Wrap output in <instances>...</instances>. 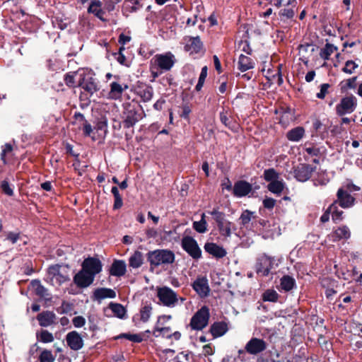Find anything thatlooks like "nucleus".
<instances>
[{"label":"nucleus","mask_w":362,"mask_h":362,"mask_svg":"<svg viewBox=\"0 0 362 362\" xmlns=\"http://www.w3.org/2000/svg\"><path fill=\"white\" fill-rule=\"evenodd\" d=\"M329 211H331L333 221L337 223L343 219V211L338 209L337 202H334L329 206Z\"/></svg>","instance_id":"ea45409f"},{"label":"nucleus","mask_w":362,"mask_h":362,"mask_svg":"<svg viewBox=\"0 0 362 362\" xmlns=\"http://www.w3.org/2000/svg\"><path fill=\"white\" fill-rule=\"evenodd\" d=\"M1 188L4 194H6L8 196H12L13 194V190L11 188V187L10 186L8 181H6V180L2 181L1 184Z\"/></svg>","instance_id":"052dcab7"},{"label":"nucleus","mask_w":362,"mask_h":362,"mask_svg":"<svg viewBox=\"0 0 362 362\" xmlns=\"http://www.w3.org/2000/svg\"><path fill=\"white\" fill-rule=\"evenodd\" d=\"M305 131L303 127H296L288 131L286 133V139L292 142L300 141L305 136Z\"/></svg>","instance_id":"393cba45"},{"label":"nucleus","mask_w":362,"mask_h":362,"mask_svg":"<svg viewBox=\"0 0 362 362\" xmlns=\"http://www.w3.org/2000/svg\"><path fill=\"white\" fill-rule=\"evenodd\" d=\"M337 50V47L332 44L327 43L320 52V56L325 60H328L329 57Z\"/></svg>","instance_id":"c9c22d12"},{"label":"nucleus","mask_w":362,"mask_h":362,"mask_svg":"<svg viewBox=\"0 0 362 362\" xmlns=\"http://www.w3.org/2000/svg\"><path fill=\"white\" fill-rule=\"evenodd\" d=\"M313 168L308 164H300L294 170V176L300 182L307 181L312 175Z\"/></svg>","instance_id":"f3484780"},{"label":"nucleus","mask_w":362,"mask_h":362,"mask_svg":"<svg viewBox=\"0 0 362 362\" xmlns=\"http://www.w3.org/2000/svg\"><path fill=\"white\" fill-rule=\"evenodd\" d=\"M267 187L271 192L276 194H280L284 190V183L283 182L282 180H277L276 181L270 182L268 185Z\"/></svg>","instance_id":"4c0bfd02"},{"label":"nucleus","mask_w":362,"mask_h":362,"mask_svg":"<svg viewBox=\"0 0 362 362\" xmlns=\"http://www.w3.org/2000/svg\"><path fill=\"white\" fill-rule=\"evenodd\" d=\"M205 218V214L203 213L200 221H194L192 223L193 228L199 233H204L207 230V222Z\"/></svg>","instance_id":"72a5a7b5"},{"label":"nucleus","mask_w":362,"mask_h":362,"mask_svg":"<svg viewBox=\"0 0 362 362\" xmlns=\"http://www.w3.org/2000/svg\"><path fill=\"white\" fill-rule=\"evenodd\" d=\"M157 296L162 304L167 307L173 306L177 301L176 293L167 286L159 288Z\"/></svg>","instance_id":"1a4fd4ad"},{"label":"nucleus","mask_w":362,"mask_h":362,"mask_svg":"<svg viewBox=\"0 0 362 362\" xmlns=\"http://www.w3.org/2000/svg\"><path fill=\"white\" fill-rule=\"evenodd\" d=\"M358 67V65L354 61L348 60L346 62L345 66L342 68L341 71L347 74H351Z\"/></svg>","instance_id":"603ef678"},{"label":"nucleus","mask_w":362,"mask_h":362,"mask_svg":"<svg viewBox=\"0 0 362 362\" xmlns=\"http://www.w3.org/2000/svg\"><path fill=\"white\" fill-rule=\"evenodd\" d=\"M93 297L98 300L105 298H115L116 297V292L109 288H98L94 291Z\"/></svg>","instance_id":"a878e982"},{"label":"nucleus","mask_w":362,"mask_h":362,"mask_svg":"<svg viewBox=\"0 0 362 362\" xmlns=\"http://www.w3.org/2000/svg\"><path fill=\"white\" fill-rule=\"evenodd\" d=\"M126 272L127 265L124 260L115 259L109 268V274L113 276H122Z\"/></svg>","instance_id":"412c9836"},{"label":"nucleus","mask_w":362,"mask_h":362,"mask_svg":"<svg viewBox=\"0 0 362 362\" xmlns=\"http://www.w3.org/2000/svg\"><path fill=\"white\" fill-rule=\"evenodd\" d=\"M82 268L95 277L97 274L101 272L102 264L100 260L97 258L88 257L83 261Z\"/></svg>","instance_id":"ddd939ff"},{"label":"nucleus","mask_w":362,"mask_h":362,"mask_svg":"<svg viewBox=\"0 0 362 362\" xmlns=\"http://www.w3.org/2000/svg\"><path fill=\"white\" fill-rule=\"evenodd\" d=\"M267 345L263 339L252 337L245 344V351L250 355L257 356L264 351Z\"/></svg>","instance_id":"9b49d317"},{"label":"nucleus","mask_w":362,"mask_h":362,"mask_svg":"<svg viewBox=\"0 0 362 362\" xmlns=\"http://www.w3.org/2000/svg\"><path fill=\"white\" fill-rule=\"evenodd\" d=\"M278 293L274 289H267L262 295L264 301L276 302L279 298Z\"/></svg>","instance_id":"a18cd8bd"},{"label":"nucleus","mask_w":362,"mask_h":362,"mask_svg":"<svg viewBox=\"0 0 362 362\" xmlns=\"http://www.w3.org/2000/svg\"><path fill=\"white\" fill-rule=\"evenodd\" d=\"M81 72H82V70H79L77 72H69V73L66 74L64 76L65 83L69 87H75L76 86V82L75 78L78 77L79 74Z\"/></svg>","instance_id":"37998d69"},{"label":"nucleus","mask_w":362,"mask_h":362,"mask_svg":"<svg viewBox=\"0 0 362 362\" xmlns=\"http://www.w3.org/2000/svg\"><path fill=\"white\" fill-rule=\"evenodd\" d=\"M252 189V185L245 180H240L235 183L233 191L237 197H243L249 194Z\"/></svg>","instance_id":"a211bd4d"},{"label":"nucleus","mask_w":362,"mask_h":362,"mask_svg":"<svg viewBox=\"0 0 362 362\" xmlns=\"http://www.w3.org/2000/svg\"><path fill=\"white\" fill-rule=\"evenodd\" d=\"M210 318L209 308L206 305L202 306L192 317L189 327L192 330L200 331L209 324Z\"/></svg>","instance_id":"f03ea898"},{"label":"nucleus","mask_w":362,"mask_h":362,"mask_svg":"<svg viewBox=\"0 0 362 362\" xmlns=\"http://www.w3.org/2000/svg\"><path fill=\"white\" fill-rule=\"evenodd\" d=\"M191 352L188 351H181L177 354L176 358L178 362H190Z\"/></svg>","instance_id":"4d7b16f0"},{"label":"nucleus","mask_w":362,"mask_h":362,"mask_svg":"<svg viewBox=\"0 0 362 362\" xmlns=\"http://www.w3.org/2000/svg\"><path fill=\"white\" fill-rule=\"evenodd\" d=\"M30 286L34 291L36 296L45 300L50 299V294L48 293L47 289L42 285L40 280H32Z\"/></svg>","instance_id":"5701e85b"},{"label":"nucleus","mask_w":362,"mask_h":362,"mask_svg":"<svg viewBox=\"0 0 362 362\" xmlns=\"http://www.w3.org/2000/svg\"><path fill=\"white\" fill-rule=\"evenodd\" d=\"M147 260L153 269L158 266L173 263L175 255L172 250H150L147 254Z\"/></svg>","instance_id":"f257e3e1"},{"label":"nucleus","mask_w":362,"mask_h":362,"mask_svg":"<svg viewBox=\"0 0 362 362\" xmlns=\"http://www.w3.org/2000/svg\"><path fill=\"white\" fill-rule=\"evenodd\" d=\"M337 199L335 201L342 208H350L354 206L355 199L344 187L339 188L337 194Z\"/></svg>","instance_id":"dca6fc26"},{"label":"nucleus","mask_w":362,"mask_h":362,"mask_svg":"<svg viewBox=\"0 0 362 362\" xmlns=\"http://www.w3.org/2000/svg\"><path fill=\"white\" fill-rule=\"evenodd\" d=\"M36 319L41 327H47L56 323L57 316L52 311L46 310L39 313Z\"/></svg>","instance_id":"6ab92c4d"},{"label":"nucleus","mask_w":362,"mask_h":362,"mask_svg":"<svg viewBox=\"0 0 362 362\" xmlns=\"http://www.w3.org/2000/svg\"><path fill=\"white\" fill-rule=\"evenodd\" d=\"M94 276L87 273L83 268L74 277V282L78 287L83 288L89 286L94 281Z\"/></svg>","instance_id":"2eb2a0df"},{"label":"nucleus","mask_w":362,"mask_h":362,"mask_svg":"<svg viewBox=\"0 0 362 362\" xmlns=\"http://www.w3.org/2000/svg\"><path fill=\"white\" fill-rule=\"evenodd\" d=\"M144 263V257L139 250H135L129 259V266L134 269L141 267Z\"/></svg>","instance_id":"c85d7f7f"},{"label":"nucleus","mask_w":362,"mask_h":362,"mask_svg":"<svg viewBox=\"0 0 362 362\" xmlns=\"http://www.w3.org/2000/svg\"><path fill=\"white\" fill-rule=\"evenodd\" d=\"M141 8L139 0H125V8L132 13L136 12Z\"/></svg>","instance_id":"09e8293b"},{"label":"nucleus","mask_w":362,"mask_h":362,"mask_svg":"<svg viewBox=\"0 0 362 362\" xmlns=\"http://www.w3.org/2000/svg\"><path fill=\"white\" fill-rule=\"evenodd\" d=\"M68 346L73 351H78L83 348L84 342L81 334L76 331L69 332L66 336Z\"/></svg>","instance_id":"f8f14e48"},{"label":"nucleus","mask_w":362,"mask_h":362,"mask_svg":"<svg viewBox=\"0 0 362 362\" xmlns=\"http://www.w3.org/2000/svg\"><path fill=\"white\" fill-rule=\"evenodd\" d=\"M228 330V324L223 321L214 322L210 327L209 332L214 338L224 335Z\"/></svg>","instance_id":"b1692460"},{"label":"nucleus","mask_w":362,"mask_h":362,"mask_svg":"<svg viewBox=\"0 0 362 362\" xmlns=\"http://www.w3.org/2000/svg\"><path fill=\"white\" fill-rule=\"evenodd\" d=\"M357 106V99L354 95L344 97L339 104L336 105V113L339 116H344L353 112Z\"/></svg>","instance_id":"6e6552de"},{"label":"nucleus","mask_w":362,"mask_h":362,"mask_svg":"<svg viewBox=\"0 0 362 362\" xmlns=\"http://www.w3.org/2000/svg\"><path fill=\"white\" fill-rule=\"evenodd\" d=\"M275 204L276 200L273 198L267 197L263 200L264 207L268 209H273Z\"/></svg>","instance_id":"774afa93"},{"label":"nucleus","mask_w":362,"mask_h":362,"mask_svg":"<svg viewBox=\"0 0 362 362\" xmlns=\"http://www.w3.org/2000/svg\"><path fill=\"white\" fill-rule=\"evenodd\" d=\"M2 150L1 153V160L4 165L8 163L7 156H12L13 155V146L11 144H5L2 146Z\"/></svg>","instance_id":"58836bf2"},{"label":"nucleus","mask_w":362,"mask_h":362,"mask_svg":"<svg viewBox=\"0 0 362 362\" xmlns=\"http://www.w3.org/2000/svg\"><path fill=\"white\" fill-rule=\"evenodd\" d=\"M109 308L117 317L119 319H124L125 317L127 310L122 304L111 302L109 304Z\"/></svg>","instance_id":"2f4dec72"},{"label":"nucleus","mask_w":362,"mask_h":362,"mask_svg":"<svg viewBox=\"0 0 362 362\" xmlns=\"http://www.w3.org/2000/svg\"><path fill=\"white\" fill-rule=\"evenodd\" d=\"M66 270L67 268H64V269L56 277H54L59 285L70 280L69 275Z\"/></svg>","instance_id":"5fc2aeb1"},{"label":"nucleus","mask_w":362,"mask_h":362,"mask_svg":"<svg viewBox=\"0 0 362 362\" xmlns=\"http://www.w3.org/2000/svg\"><path fill=\"white\" fill-rule=\"evenodd\" d=\"M153 67H158L162 71H168L176 62L175 55L171 52L156 54L151 60Z\"/></svg>","instance_id":"7ed1b4c3"},{"label":"nucleus","mask_w":362,"mask_h":362,"mask_svg":"<svg viewBox=\"0 0 362 362\" xmlns=\"http://www.w3.org/2000/svg\"><path fill=\"white\" fill-rule=\"evenodd\" d=\"M152 306L151 304H146L140 309V320L143 322H146L148 321L151 312H152Z\"/></svg>","instance_id":"a19ab883"},{"label":"nucleus","mask_w":362,"mask_h":362,"mask_svg":"<svg viewBox=\"0 0 362 362\" xmlns=\"http://www.w3.org/2000/svg\"><path fill=\"white\" fill-rule=\"evenodd\" d=\"M294 11L292 8H284L280 11L279 15L281 16L286 17V18H292L294 16Z\"/></svg>","instance_id":"338daca9"},{"label":"nucleus","mask_w":362,"mask_h":362,"mask_svg":"<svg viewBox=\"0 0 362 362\" xmlns=\"http://www.w3.org/2000/svg\"><path fill=\"white\" fill-rule=\"evenodd\" d=\"M143 112L129 105L124 112L123 125L124 128H130L135 125L143 117Z\"/></svg>","instance_id":"0eeeda50"},{"label":"nucleus","mask_w":362,"mask_h":362,"mask_svg":"<svg viewBox=\"0 0 362 362\" xmlns=\"http://www.w3.org/2000/svg\"><path fill=\"white\" fill-rule=\"evenodd\" d=\"M255 63L251 58L241 54L239 56L238 68L242 72L254 68Z\"/></svg>","instance_id":"bb28decb"},{"label":"nucleus","mask_w":362,"mask_h":362,"mask_svg":"<svg viewBox=\"0 0 362 362\" xmlns=\"http://www.w3.org/2000/svg\"><path fill=\"white\" fill-rule=\"evenodd\" d=\"M192 288L202 298L209 296L210 288L205 276L198 277L192 284Z\"/></svg>","instance_id":"4468645a"},{"label":"nucleus","mask_w":362,"mask_h":362,"mask_svg":"<svg viewBox=\"0 0 362 362\" xmlns=\"http://www.w3.org/2000/svg\"><path fill=\"white\" fill-rule=\"evenodd\" d=\"M182 249H199L197 241L187 234V230H185L182 239Z\"/></svg>","instance_id":"c756f323"},{"label":"nucleus","mask_w":362,"mask_h":362,"mask_svg":"<svg viewBox=\"0 0 362 362\" xmlns=\"http://www.w3.org/2000/svg\"><path fill=\"white\" fill-rule=\"evenodd\" d=\"M119 338H124L135 343H140L143 341L141 335L138 334L123 333L119 335Z\"/></svg>","instance_id":"864d4df0"},{"label":"nucleus","mask_w":362,"mask_h":362,"mask_svg":"<svg viewBox=\"0 0 362 362\" xmlns=\"http://www.w3.org/2000/svg\"><path fill=\"white\" fill-rule=\"evenodd\" d=\"M334 235L339 239H348L351 236V232L346 226H342L334 231Z\"/></svg>","instance_id":"c03bdc74"},{"label":"nucleus","mask_w":362,"mask_h":362,"mask_svg":"<svg viewBox=\"0 0 362 362\" xmlns=\"http://www.w3.org/2000/svg\"><path fill=\"white\" fill-rule=\"evenodd\" d=\"M111 192L112 193L114 196V205L113 209H120L123 205V201L121 195L119 193L118 188L115 186L112 187L111 189Z\"/></svg>","instance_id":"79ce46f5"},{"label":"nucleus","mask_w":362,"mask_h":362,"mask_svg":"<svg viewBox=\"0 0 362 362\" xmlns=\"http://www.w3.org/2000/svg\"><path fill=\"white\" fill-rule=\"evenodd\" d=\"M296 286L295 279L289 275H284L280 279V286L286 292L291 291Z\"/></svg>","instance_id":"cd10ccee"},{"label":"nucleus","mask_w":362,"mask_h":362,"mask_svg":"<svg viewBox=\"0 0 362 362\" xmlns=\"http://www.w3.org/2000/svg\"><path fill=\"white\" fill-rule=\"evenodd\" d=\"M203 48V44L199 37H189L186 39L185 49L190 54L199 53Z\"/></svg>","instance_id":"aec40b11"},{"label":"nucleus","mask_w":362,"mask_h":362,"mask_svg":"<svg viewBox=\"0 0 362 362\" xmlns=\"http://www.w3.org/2000/svg\"><path fill=\"white\" fill-rule=\"evenodd\" d=\"M103 3L100 0H93L88 8V13L93 14L102 21H106L104 18L105 12L102 8Z\"/></svg>","instance_id":"4be33fe9"},{"label":"nucleus","mask_w":362,"mask_h":362,"mask_svg":"<svg viewBox=\"0 0 362 362\" xmlns=\"http://www.w3.org/2000/svg\"><path fill=\"white\" fill-rule=\"evenodd\" d=\"M279 177V174L274 168H269L264 171V179L267 182L276 181Z\"/></svg>","instance_id":"49530a36"},{"label":"nucleus","mask_w":362,"mask_h":362,"mask_svg":"<svg viewBox=\"0 0 362 362\" xmlns=\"http://www.w3.org/2000/svg\"><path fill=\"white\" fill-rule=\"evenodd\" d=\"M220 120L226 127L230 129H233L234 126L232 119H230L227 111H223L220 112Z\"/></svg>","instance_id":"3c124183"},{"label":"nucleus","mask_w":362,"mask_h":362,"mask_svg":"<svg viewBox=\"0 0 362 362\" xmlns=\"http://www.w3.org/2000/svg\"><path fill=\"white\" fill-rule=\"evenodd\" d=\"M208 213L213 216L216 222L221 234L226 237L230 236L232 223L225 219L224 213L218 211L217 209H214Z\"/></svg>","instance_id":"423d86ee"},{"label":"nucleus","mask_w":362,"mask_h":362,"mask_svg":"<svg viewBox=\"0 0 362 362\" xmlns=\"http://www.w3.org/2000/svg\"><path fill=\"white\" fill-rule=\"evenodd\" d=\"M72 322L75 327L80 328L85 325L86 319L83 316H76L73 318Z\"/></svg>","instance_id":"0e129e2a"},{"label":"nucleus","mask_w":362,"mask_h":362,"mask_svg":"<svg viewBox=\"0 0 362 362\" xmlns=\"http://www.w3.org/2000/svg\"><path fill=\"white\" fill-rule=\"evenodd\" d=\"M64 268L62 267V266L59 264H54L51 265L48 268V274L52 277H56L62 270Z\"/></svg>","instance_id":"13d9d810"},{"label":"nucleus","mask_w":362,"mask_h":362,"mask_svg":"<svg viewBox=\"0 0 362 362\" xmlns=\"http://www.w3.org/2000/svg\"><path fill=\"white\" fill-rule=\"evenodd\" d=\"M356 80L357 76H354L350 78H348L345 81L341 82V83H345V84L342 86V88H344L346 89H353L356 88Z\"/></svg>","instance_id":"680f3d73"},{"label":"nucleus","mask_w":362,"mask_h":362,"mask_svg":"<svg viewBox=\"0 0 362 362\" xmlns=\"http://www.w3.org/2000/svg\"><path fill=\"white\" fill-rule=\"evenodd\" d=\"M55 357L50 350L44 349L39 356L40 362H54Z\"/></svg>","instance_id":"de8ad7c7"},{"label":"nucleus","mask_w":362,"mask_h":362,"mask_svg":"<svg viewBox=\"0 0 362 362\" xmlns=\"http://www.w3.org/2000/svg\"><path fill=\"white\" fill-rule=\"evenodd\" d=\"M274 264L276 267L279 265L278 263H276L275 257H269L264 254L257 258L255 265V270L257 275L267 276L274 268Z\"/></svg>","instance_id":"20e7f679"},{"label":"nucleus","mask_w":362,"mask_h":362,"mask_svg":"<svg viewBox=\"0 0 362 362\" xmlns=\"http://www.w3.org/2000/svg\"><path fill=\"white\" fill-rule=\"evenodd\" d=\"M6 240H8V241L13 244L17 243L18 240H21L24 243H25V240H24V237H23V235H21L19 233L12 232L7 233Z\"/></svg>","instance_id":"6e6d98bb"},{"label":"nucleus","mask_w":362,"mask_h":362,"mask_svg":"<svg viewBox=\"0 0 362 362\" xmlns=\"http://www.w3.org/2000/svg\"><path fill=\"white\" fill-rule=\"evenodd\" d=\"M257 218L255 212L246 209L243 211L239 218L240 225L246 228H250V226L251 227H256L258 223L264 226L265 223L264 220L257 219Z\"/></svg>","instance_id":"9d476101"},{"label":"nucleus","mask_w":362,"mask_h":362,"mask_svg":"<svg viewBox=\"0 0 362 362\" xmlns=\"http://www.w3.org/2000/svg\"><path fill=\"white\" fill-rule=\"evenodd\" d=\"M317 343L321 347L327 350H329V349L332 348V344L328 342V341L326 339L325 337L323 334H320L318 336Z\"/></svg>","instance_id":"bf43d9fd"},{"label":"nucleus","mask_w":362,"mask_h":362,"mask_svg":"<svg viewBox=\"0 0 362 362\" xmlns=\"http://www.w3.org/2000/svg\"><path fill=\"white\" fill-rule=\"evenodd\" d=\"M305 151L309 156H317L320 154V148H318L314 146H305Z\"/></svg>","instance_id":"69168bd1"},{"label":"nucleus","mask_w":362,"mask_h":362,"mask_svg":"<svg viewBox=\"0 0 362 362\" xmlns=\"http://www.w3.org/2000/svg\"><path fill=\"white\" fill-rule=\"evenodd\" d=\"M123 91L124 88L119 83L117 82H112L110 84V91L109 93V97L114 100L119 99L122 96Z\"/></svg>","instance_id":"473e14b6"},{"label":"nucleus","mask_w":362,"mask_h":362,"mask_svg":"<svg viewBox=\"0 0 362 362\" xmlns=\"http://www.w3.org/2000/svg\"><path fill=\"white\" fill-rule=\"evenodd\" d=\"M37 339L44 344L51 343L54 341L53 334L47 329H41L36 334Z\"/></svg>","instance_id":"f704fd0d"},{"label":"nucleus","mask_w":362,"mask_h":362,"mask_svg":"<svg viewBox=\"0 0 362 362\" xmlns=\"http://www.w3.org/2000/svg\"><path fill=\"white\" fill-rule=\"evenodd\" d=\"M206 76H207V67L205 66L202 67V69L201 73L199 74L198 83L195 86V90L197 91L201 90V89L202 88V87L204 86V83Z\"/></svg>","instance_id":"8fccbe9b"},{"label":"nucleus","mask_w":362,"mask_h":362,"mask_svg":"<svg viewBox=\"0 0 362 362\" xmlns=\"http://www.w3.org/2000/svg\"><path fill=\"white\" fill-rule=\"evenodd\" d=\"M329 88V84L328 83H322L320 86V90L317 93V98L320 99H324L326 94L328 92V89Z\"/></svg>","instance_id":"e2e57ef3"},{"label":"nucleus","mask_w":362,"mask_h":362,"mask_svg":"<svg viewBox=\"0 0 362 362\" xmlns=\"http://www.w3.org/2000/svg\"><path fill=\"white\" fill-rule=\"evenodd\" d=\"M74 117L76 120L82 121L83 123V131L86 136H90L93 132L92 127L86 119L83 114L76 112L74 115Z\"/></svg>","instance_id":"e433bc0d"},{"label":"nucleus","mask_w":362,"mask_h":362,"mask_svg":"<svg viewBox=\"0 0 362 362\" xmlns=\"http://www.w3.org/2000/svg\"><path fill=\"white\" fill-rule=\"evenodd\" d=\"M137 94L141 97L144 102H148L152 99L153 90L151 86H144L139 88Z\"/></svg>","instance_id":"7c9ffc66"},{"label":"nucleus","mask_w":362,"mask_h":362,"mask_svg":"<svg viewBox=\"0 0 362 362\" xmlns=\"http://www.w3.org/2000/svg\"><path fill=\"white\" fill-rule=\"evenodd\" d=\"M77 86L90 95L98 90L96 79L93 76V74L90 71L83 69L79 74Z\"/></svg>","instance_id":"39448f33"}]
</instances>
